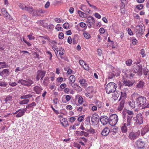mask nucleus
Instances as JSON below:
<instances>
[{
	"label": "nucleus",
	"mask_w": 149,
	"mask_h": 149,
	"mask_svg": "<svg viewBox=\"0 0 149 149\" xmlns=\"http://www.w3.org/2000/svg\"><path fill=\"white\" fill-rule=\"evenodd\" d=\"M48 41L50 42V43H51V45L52 46V47L54 46L55 45V44H57V42H56L55 40H51L50 39H49V40H48Z\"/></svg>",
	"instance_id": "79ce46f5"
},
{
	"label": "nucleus",
	"mask_w": 149,
	"mask_h": 149,
	"mask_svg": "<svg viewBox=\"0 0 149 149\" xmlns=\"http://www.w3.org/2000/svg\"><path fill=\"white\" fill-rule=\"evenodd\" d=\"M95 104L96 106H97L99 109H101L103 108V104L99 101H97Z\"/></svg>",
	"instance_id": "c85d7f7f"
},
{
	"label": "nucleus",
	"mask_w": 149,
	"mask_h": 149,
	"mask_svg": "<svg viewBox=\"0 0 149 149\" xmlns=\"http://www.w3.org/2000/svg\"><path fill=\"white\" fill-rule=\"evenodd\" d=\"M12 97L11 96L8 95L4 99L5 103H6L7 102L11 101L12 100Z\"/></svg>",
	"instance_id": "4c0bfd02"
},
{
	"label": "nucleus",
	"mask_w": 149,
	"mask_h": 149,
	"mask_svg": "<svg viewBox=\"0 0 149 149\" xmlns=\"http://www.w3.org/2000/svg\"><path fill=\"white\" fill-rule=\"evenodd\" d=\"M111 132L113 134V135H115L117 132V130L116 128H113Z\"/></svg>",
	"instance_id": "6e6d98bb"
},
{
	"label": "nucleus",
	"mask_w": 149,
	"mask_h": 149,
	"mask_svg": "<svg viewBox=\"0 0 149 149\" xmlns=\"http://www.w3.org/2000/svg\"><path fill=\"white\" fill-rule=\"evenodd\" d=\"M87 22H90L92 23L93 25H94L95 23V21L94 18L91 17H89L87 19Z\"/></svg>",
	"instance_id": "4be33fe9"
},
{
	"label": "nucleus",
	"mask_w": 149,
	"mask_h": 149,
	"mask_svg": "<svg viewBox=\"0 0 149 149\" xmlns=\"http://www.w3.org/2000/svg\"><path fill=\"white\" fill-rule=\"evenodd\" d=\"M99 116L96 113L93 114L91 117V122L94 125H97L99 121Z\"/></svg>",
	"instance_id": "0eeeda50"
},
{
	"label": "nucleus",
	"mask_w": 149,
	"mask_h": 149,
	"mask_svg": "<svg viewBox=\"0 0 149 149\" xmlns=\"http://www.w3.org/2000/svg\"><path fill=\"white\" fill-rule=\"evenodd\" d=\"M19 7L22 10H25L26 8V6L23 3H20L19 5Z\"/></svg>",
	"instance_id": "473e14b6"
},
{
	"label": "nucleus",
	"mask_w": 149,
	"mask_h": 149,
	"mask_svg": "<svg viewBox=\"0 0 149 149\" xmlns=\"http://www.w3.org/2000/svg\"><path fill=\"white\" fill-rule=\"evenodd\" d=\"M77 111H81L82 110H83V111H85V109L82 108V107L81 106L79 107H77Z\"/></svg>",
	"instance_id": "09e8293b"
},
{
	"label": "nucleus",
	"mask_w": 149,
	"mask_h": 149,
	"mask_svg": "<svg viewBox=\"0 0 149 149\" xmlns=\"http://www.w3.org/2000/svg\"><path fill=\"white\" fill-rule=\"evenodd\" d=\"M43 90L42 87L40 86H36L34 88V91L36 92L37 94L40 93Z\"/></svg>",
	"instance_id": "a211bd4d"
},
{
	"label": "nucleus",
	"mask_w": 149,
	"mask_h": 149,
	"mask_svg": "<svg viewBox=\"0 0 149 149\" xmlns=\"http://www.w3.org/2000/svg\"><path fill=\"white\" fill-rule=\"evenodd\" d=\"M122 131L123 133H125L127 131V129L125 124H124L123 126L121 128Z\"/></svg>",
	"instance_id": "c9c22d12"
},
{
	"label": "nucleus",
	"mask_w": 149,
	"mask_h": 149,
	"mask_svg": "<svg viewBox=\"0 0 149 149\" xmlns=\"http://www.w3.org/2000/svg\"><path fill=\"white\" fill-rule=\"evenodd\" d=\"M132 62V60L129 59L126 61V63L127 66H130L131 65Z\"/></svg>",
	"instance_id": "37998d69"
},
{
	"label": "nucleus",
	"mask_w": 149,
	"mask_h": 149,
	"mask_svg": "<svg viewBox=\"0 0 149 149\" xmlns=\"http://www.w3.org/2000/svg\"><path fill=\"white\" fill-rule=\"evenodd\" d=\"M83 35L84 37L86 39H89L91 37V36L90 34L86 31L84 32Z\"/></svg>",
	"instance_id": "f704fd0d"
},
{
	"label": "nucleus",
	"mask_w": 149,
	"mask_h": 149,
	"mask_svg": "<svg viewBox=\"0 0 149 149\" xmlns=\"http://www.w3.org/2000/svg\"><path fill=\"white\" fill-rule=\"evenodd\" d=\"M58 37L59 39H62L64 38V34L63 33H59Z\"/></svg>",
	"instance_id": "680f3d73"
},
{
	"label": "nucleus",
	"mask_w": 149,
	"mask_h": 149,
	"mask_svg": "<svg viewBox=\"0 0 149 149\" xmlns=\"http://www.w3.org/2000/svg\"><path fill=\"white\" fill-rule=\"evenodd\" d=\"M69 80L70 83H73L75 81V77L74 75H71L69 77Z\"/></svg>",
	"instance_id": "b1692460"
},
{
	"label": "nucleus",
	"mask_w": 149,
	"mask_h": 149,
	"mask_svg": "<svg viewBox=\"0 0 149 149\" xmlns=\"http://www.w3.org/2000/svg\"><path fill=\"white\" fill-rule=\"evenodd\" d=\"M9 74V72L8 69H4L3 71L0 72V75L2 77L4 75L5 76H8Z\"/></svg>",
	"instance_id": "2eb2a0df"
},
{
	"label": "nucleus",
	"mask_w": 149,
	"mask_h": 149,
	"mask_svg": "<svg viewBox=\"0 0 149 149\" xmlns=\"http://www.w3.org/2000/svg\"><path fill=\"white\" fill-rule=\"evenodd\" d=\"M84 115H82L79 117L77 119L80 122H81L84 119Z\"/></svg>",
	"instance_id": "3c124183"
},
{
	"label": "nucleus",
	"mask_w": 149,
	"mask_h": 149,
	"mask_svg": "<svg viewBox=\"0 0 149 149\" xmlns=\"http://www.w3.org/2000/svg\"><path fill=\"white\" fill-rule=\"evenodd\" d=\"M18 83H20L22 85L24 86H29L33 83V81L31 80L28 79L27 80H25L23 79H19L18 81Z\"/></svg>",
	"instance_id": "39448f33"
},
{
	"label": "nucleus",
	"mask_w": 149,
	"mask_h": 149,
	"mask_svg": "<svg viewBox=\"0 0 149 149\" xmlns=\"http://www.w3.org/2000/svg\"><path fill=\"white\" fill-rule=\"evenodd\" d=\"M128 103L129 105L132 108H133L135 107V103L133 100H132L129 101Z\"/></svg>",
	"instance_id": "bb28decb"
},
{
	"label": "nucleus",
	"mask_w": 149,
	"mask_h": 149,
	"mask_svg": "<svg viewBox=\"0 0 149 149\" xmlns=\"http://www.w3.org/2000/svg\"><path fill=\"white\" fill-rule=\"evenodd\" d=\"M80 26L81 27L83 28H85V29H86V24L84 22H81L80 23Z\"/></svg>",
	"instance_id": "13d9d810"
},
{
	"label": "nucleus",
	"mask_w": 149,
	"mask_h": 149,
	"mask_svg": "<svg viewBox=\"0 0 149 149\" xmlns=\"http://www.w3.org/2000/svg\"><path fill=\"white\" fill-rule=\"evenodd\" d=\"M32 34L31 33L30 35L28 36V37L30 40H34L35 39V38L34 36H32Z\"/></svg>",
	"instance_id": "4d7b16f0"
},
{
	"label": "nucleus",
	"mask_w": 149,
	"mask_h": 149,
	"mask_svg": "<svg viewBox=\"0 0 149 149\" xmlns=\"http://www.w3.org/2000/svg\"><path fill=\"white\" fill-rule=\"evenodd\" d=\"M110 132L109 129L107 127L104 128L101 132V134L103 136H106L108 135Z\"/></svg>",
	"instance_id": "dca6fc26"
},
{
	"label": "nucleus",
	"mask_w": 149,
	"mask_h": 149,
	"mask_svg": "<svg viewBox=\"0 0 149 149\" xmlns=\"http://www.w3.org/2000/svg\"><path fill=\"white\" fill-rule=\"evenodd\" d=\"M145 51L143 49H141V50L140 53L142 55V57H143L145 56Z\"/></svg>",
	"instance_id": "338daca9"
},
{
	"label": "nucleus",
	"mask_w": 149,
	"mask_h": 149,
	"mask_svg": "<svg viewBox=\"0 0 149 149\" xmlns=\"http://www.w3.org/2000/svg\"><path fill=\"white\" fill-rule=\"evenodd\" d=\"M60 25V24H58L57 25V26L56 27V29L58 31H62L63 28L61 27H59L57 26L58 25Z\"/></svg>",
	"instance_id": "052dcab7"
},
{
	"label": "nucleus",
	"mask_w": 149,
	"mask_h": 149,
	"mask_svg": "<svg viewBox=\"0 0 149 149\" xmlns=\"http://www.w3.org/2000/svg\"><path fill=\"white\" fill-rule=\"evenodd\" d=\"M17 84V83L15 82H10L9 83V85L12 86H15Z\"/></svg>",
	"instance_id": "69168bd1"
},
{
	"label": "nucleus",
	"mask_w": 149,
	"mask_h": 149,
	"mask_svg": "<svg viewBox=\"0 0 149 149\" xmlns=\"http://www.w3.org/2000/svg\"><path fill=\"white\" fill-rule=\"evenodd\" d=\"M46 72L45 71L42 70H39L37 72V75L36 77V79L37 81H38L40 77L43 78L44 77Z\"/></svg>",
	"instance_id": "9b49d317"
},
{
	"label": "nucleus",
	"mask_w": 149,
	"mask_h": 149,
	"mask_svg": "<svg viewBox=\"0 0 149 149\" xmlns=\"http://www.w3.org/2000/svg\"><path fill=\"white\" fill-rule=\"evenodd\" d=\"M44 13V11L42 9H39L35 10V13L33 15L34 16H41Z\"/></svg>",
	"instance_id": "6ab92c4d"
},
{
	"label": "nucleus",
	"mask_w": 149,
	"mask_h": 149,
	"mask_svg": "<svg viewBox=\"0 0 149 149\" xmlns=\"http://www.w3.org/2000/svg\"><path fill=\"white\" fill-rule=\"evenodd\" d=\"M145 142L141 139L137 140L135 143L136 146L139 149H142L144 148Z\"/></svg>",
	"instance_id": "20e7f679"
},
{
	"label": "nucleus",
	"mask_w": 149,
	"mask_h": 149,
	"mask_svg": "<svg viewBox=\"0 0 149 149\" xmlns=\"http://www.w3.org/2000/svg\"><path fill=\"white\" fill-rule=\"evenodd\" d=\"M52 48L54 50V51L56 53V52L58 53V48L56 46H53L52 47Z\"/></svg>",
	"instance_id": "e2e57ef3"
},
{
	"label": "nucleus",
	"mask_w": 149,
	"mask_h": 149,
	"mask_svg": "<svg viewBox=\"0 0 149 149\" xmlns=\"http://www.w3.org/2000/svg\"><path fill=\"white\" fill-rule=\"evenodd\" d=\"M123 85L128 87L132 86L133 85V83L129 81L124 80L123 81Z\"/></svg>",
	"instance_id": "aec40b11"
},
{
	"label": "nucleus",
	"mask_w": 149,
	"mask_h": 149,
	"mask_svg": "<svg viewBox=\"0 0 149 149\" xmlns=\"http://www.w3.org/2000/svg\"><path fill=\"white\" fill-rule=\"evenodd\" d=\"M117 86L116 84L113 82H110L106 86L105 89L106 93L110 94L111 93L115 92L116 90Z\"/></svg>",
	"instance_id": "f257e3e1"
},
{
	"label": "nucleus",
	"mask_w": 149,
	"mask_h": 149,
	"mask_svg": "<svg viewBox=\"0 0 149 149\" xmlns=\"http://www.w3.org/2000/svg\"><path fill=\"white\" fill-rule=\"evenodd\" d=\"M136 101L138 106L141 107L146 103V99L144 96L139 97L136 99Z\"/></svg>",
	"instance_id": "7ed1b4c3"
},
{
	"label": "nucleus",
	"mask_w": 149,
	"mask_h": 149,
	"mask_svg": "<svg viewBox=\"0 0 149 149\" xmlns=\"http://www.w3.org/2000/svg\"><path fill=\"white\" fill-rule=\"evenodd\" d=\"M1 12L6 17H7L9 15L8 12L6 11L5 8H2L1 10Z\"/></svg>",
	"instance_id": "72a5a7b5"
},
{
	"label": "nucleus",
	"mask_w": 149,
	"mask_h": 149,
	"mask_svg": "<svg viewBox=\"0 0 149 149\" xmlns=\"http://www.w3.org/2000/svg\"><path fill=\"white\" fill-rule=\"evenodd\" d=\"M135 120H136L137 123L139 125L142 124L143 123V118L141 113L138 114L136 116V119L134 118Z\"/></svg>",
	"instance_id": "1a4fd4ad"
},
{
	"label": "nucleus",
	"mask_w": 149,
	"mask_h": 149,
	"mask_svg": "<svg viewBox=\"0 0 149 149\" xmlns=\"http://www.w3.org/2000/svg\"><path fill=\"white\" fill-rule=\"evenodd\" d=\"M83 102V99L81 97H79L78 99V102L80 104H82Z\"/></svg>",
	"instance_id": "864d4df0"
},
{
	"label": "nucleus",
	"mask_w": 149,
	"mask_h": 149,
	"mask_svg": "<svg viewBox=\"0 0 149 149\" xmlns=\"http://www.w3.org/2000/svg\"><path fill=\"white\" fill-rule=\"evenodd\" d=\"M76 134H78L80 136H82L83 135V133H84V132H83V131L80 132L79 131H76Z\"/></svg>",
	"instance_id": "5fc2aeb1"
},
{
	"label": "nucleus",
	"mask_w": 149,
	"mask_h": 149,
	"mask_svg": "<svg viewBox=\"0 0 149 149\" xmlns=\"http://www.w3.org/2000/svg\"><path fill=\"white\" fill-rule=\"evenodd\" d=\"M61 124L62 125L65 127H66L69 125L67 121H65V122H64L63 123H62Z\"/></svg>",
	"instance_id": "603ef678"
},
{
	"label": "nucleus",
	"mask_w": 149,
	"mask_h": 149,
	"mask_svg": "<svg viewBox=\"0 0 149 149\" xmlns=\"http://www.w3.org/2000/svg\"><path fill=\"white\" fill-rule=\"evenodd\" d=\"M18 111H19L18 113L15 116L16 117H20L24 115V113L22 111V109H20L18 110Z\"/></svg>",
	"instance_id": "412c9836"
},
{
	"label": "nucleus",
	"mask_w": 149,
	"mask_h": 149,
	"mask_svg": "<svg viewBox=\"0 0 149 149\" xmlns=\"http://www.w3.org/2000/svg\"><path fill=\"white\" fill-rule=\"evenodd\" d=\"M39 40L42 44H45L46 43V40H49V37L47 36H40L38 37Z\"/></svg>",
	"instance_id": "f8f14e48"
},
{
	"label": "nucleus",
	"mask_w": 149,
	"mask_h": 149,
	"mask_svg": "<svg viewBox=\"0 0 149 149\" xmlns=\"http://www.w3.org/2000/svg\"><path fill=\"white\" fill-rule=\"evenodd\" d=\"M112 95V97L115 100H117L119 96V94L118 93V92L116 91Z\"/></svg>",
	"instance_id": "a878e982"
},
{
	"label": "nucleus",
	"mask_w": 149,
	"mask_h": 149,
	"mask_svg": "<svg viewBox=\"0 0 149 149\" xmlns=\"http://www.w3.org/2000/svg\"><path fill=\"white\" fill-rule=\"evenodd\" d=\"M125 101L124 100H122L119 105L117 110L119 111H121L124 107Z\"/></svg>",
	"instance_id": "f3484780"
},
{
	"label": "nucleus",
	"mask_w": 149,
	"mask_h": 149,
	"mask_svg": "<svg viewBox=\"0 0 149 149\" xmlns=\"http://www.w3.org/2000/svg\"><path fill=\"white\" fill-rule=\"evenodd\" d=\"M63 28L66 29H70V25L68 23L65 22L63 25Z\"/></svg>",
	"instance_id": "ea45409f"
},
{
	"label": "nucleus",
	"mask_w": 149,
	"mask_h": 149,
	"mask_svg": "<svg viewBox=\"0 0 149 149\" xmlns=\"http://www.w3.org/2000/svg\"><path fill=\"white\" fill-rule=\"evenodd\" d=\"M87 131H88V133H90L91 134H94L95 132L94 130L91 128V127L90 129H87Z\"/></svg>",
	"instance_id": "49530a36"
},
{
	"label": "nucleus",
	"mask_w": 149,
	"mask_h": 149,
	"mask_svg": "<svg viewBox=\"0 0 149 149\" xmlns=\"http://www.w3.org/2000/svg\"><path fill=\"white\" fill-rule=\"evenodd\" d=\"M132 72L131 70L130 69L127 70H126L125 72V74L126 77H128L130 74V73Z\"/></svg>",
	"instance_id": "a18cd8bd"
},
{
	"label": "nucleus",
	"mask_w": 149,
	"mask_h": 149,
	"mask_svg": "<svg viewBox=\"0 0 149 149\" xmlns=\"http://www.w3.org/2000/svg\"><path fill=\"white\" fill-rule=\"evenodd\" d=\"M143 4H140L136 6V8L139 10H141L143 8Z\"/></svg>",
	"instance_id": "8fccbe9b"
},
{
	"label": "nucleus",
	"mask_w": 149,
	"mask_h": 149,
	"mask_svg": "<svg viewBox=\"0 0 149 149\" xmlns=\"http://www.w3.org/2000/svg\"><path fill=\"white\" fill-rule=\"evenodd\" d=\"M95 16L98 19H100L101 18V15L97 13H95Z\"/></svg>",
	"instance_id": "774afa93"
},
{
	"label": "nucleus",
	"mask_w": 149,
	"mask_h": 149,
	"mask_svg": "<svg viewBox=\"0 0 149 149\" xmlns=\"http://www.w3.org/2000/svg\"><path fill=\"white\" fill-rule=\"evenodd\" d=\"M140 132H131L129 134L128 137L131 140L136 139L140 135Z\"/></svg>",
	"instance_id": "6e6552de"
},
{
	"label": "nucleus",
	"mask_w": 149,
	"mask_h": 149,
	"mask_svg": "<svg viewBox=\"0 0 149 149\" xmlns=\"http://www.w3.org/2000/svg\"><path fill=\"white\" fill-rule=\"evenodd\" d=\"M132 118H130L128 117L127 118V126H130L131 124V120Z\"/></svg>",
	"instance_id": "a19ab883"
},
{
	"label": "nucleus",
	"mask_w": 149,
	"mask_h": 149,
	"mask_svg": "<svg viewBox=\"0 0 149 149\" xmlns=\"http://www.w3.org/2000/svg\"><path fill=\"white\" fill-rule=\"evenodd\" d=\"M49 81V78L47 76V75H46L43 81L44 84L45 85H47Z\"/></svg>",
	"instance_id": "7c9ffc66"
},
{
	"label": "nucleus",
	"mask_w": 149,
	"mask_h": 149,
	"mask_svg": "<svg viewBox=\"0 0 149 149\" xmlns=\"http://www.w3.org/2000/svg\"><path fill=\"white\" fill-rule=\"evenodd\" d=\"M134 67L133 71L134 73H136L138 72L140 73L142 72V69L141 65H138L136 64L134 65Z\"/></svg>",
	"instance_id": "9d476101"
},
{
	"label": "nucleus",
	"mask_w": 149,
	"mask_h": 149,
	"mask_svg": "<svg viewBox=\"0 0 149 149\" xmlns=\"http://www.w3.org/2000/svg\"><path fill=\"white\" fill-rule=\"evenodd\" d=\"M66 84L65 83H63L60 85V88L63 89L65 87H66Z\"/></svg>",
	"instance_id": "bf43d9fd"
},
{
	"label": "nucleus",
	"mask_w": 149,
	"mask_h": 149,
	"mask_svg": "<svg viewBox=\"0 0 149 149\" xmlns=\"http://www.w3.org/2000/svg\"><path fill=\"white\" fill-rule=\"evenodd\" d=\"M144 83L143 81H141L139 82L136 85V87L138 88H142L144 85Z\"/></svg>",
	"instance_id": "5701e85b"
},
{
	"label": "nucleus",
	"mask_w": 149,
	"mask_h": 149,
	"mask_svg": "<svg viewBox=\"0 0 149 149\" xmlns=\"http://www.w3.org/2000/svg\"><path fill=\"white\" fill-rule=\"evenodd\" d=\"M29 102L28 99H25L19 102V104H27Z\"/></svg>",
	"instance_id": "e433bc0d"
},
{
	"label": "nucleus",
	"mask_w": 149,
	"mask_h": 149,
	"mask_svg": "<svg viewBox=\"0 0 149 149\" xmlns=\"http://www.w3.org/2000/svg\"><path fill=\"white\" fill-rule=\"evenodd\" d=\"M25 10L29 12L30 13H33V15L35 13V10H34L33 8L30 7H26V8Z\"/></svg>",
	"instance_id": "393cba45"
},
{
	"label": "nucleus",
	"mask_w": 149,
	"mask_h": 149,
	"mask_svg": "<svg viewBox=\"0 0 149 149\" xmlns=\"http://www.w3.org/2000/svg\"><path fill=\"white\" fill-rule=\"evenodd\" d=\"M144 31V28L142 25L137 26L136 27L135 33L138 36H140L142 35Z\"/></svg>",
	"instance_id": "423d86ee"
},
{
	"label": "nucleus",
	"mask_w": 149,
	"mask_h": 149,
	"mask_svg": "<svg viewBox=\"0 0 149 149\" xmlns=\"http://www.w3.org/2000/svg\"><path fill=\"white\" fill-rule=\"evenodd\" d=\"M143 73L145 75H147L149 72V70L146 68H144L143 69Z\"/></svg>",
	"instance_id": "c03bdc74"
},
{
	"label": "nucleus",
	"mask_w": 149,
	"mask_h": 149,
	"mask_svg": "<svg viewBox=\"0 0 149 149\" xmlns=\"http://www.w3.org/2000/svg\"><path fill=\"white\" fill-rule=\"evenodd\" d=\"M0 65H2V68H8L9 66L8 65L6 64L5 62H0Z\"/></svg>",
	"instance_id": "58836bf2"
},
{
	"label": "nucleus",
	"mask_w": 149,
	"mask_h": 149,
	"mask_svg": "<svg viewBox=\"0 0 149 149\" xmlns=\"http://www.w3.org/2000/svg\"><path fill=\"white\" fill-rule=\"evenodd\" d=\"M97 54L99 56H101L102 54V50L101 49H97Z\"/></svg>",
	"instance_id": "0e129e2a"
},
{
	"label": "nucleus",
	"mask_w": 149,
	"mask_h": 149,
	"mask_svg": "<svg viewBox=\"0 0 149 149\" xmlns=\"http://www.w3.org/2000/svg\"><path fill=\"white\" fill-rule=\"evenodd\" d=\"M7 86V84L4 81L0 82V86L6 87Z\"/></svg>",
	"instance_id": "de8ad7c7"
},
{
	"label": "nucleus",
	"mask_w": 149,
	"mask_h": 149,
	"mask_svg": "<svg viewBox=\"0 0 149 149\" xmlns=\"http://www.w3.org/2000/svg\"><path fill=\"white\" fill-rule=\"evenodd\" d=\"M77 12L79 16L82 17L84 18L87 16V15L86 13L82 12L79 10H78Z\"/></svg>",
	"instance_id": "cd10ccee"
},
{
	"label": "nucleus",
	"mask_w": 149,
	"mask_h": 149,
	"mask_svg": "<svg viewBox=\"0 0 149 149\" xmlns=\"http://www.w3.org/2000/svg\"><path fill=\"white\" fill-rule=\"evenodd\" d=\"M100 120L102 124L104 125L107 124L108 122L109 123V121L108 118L106 116H101Z\"/></svg>",
	"instance_id": "ddd939ff"
},
{
	"label": "nucleus",
	"mask_w": 149,
	"mask_h": 149,
	"mask_svg": "<svg viewBox=\"0 0 149 149\" xmlns=\"http://www.w3.org/2000/svg\"><path fill=\"white\" fill-rule=\"evenodd\" d=\"M78 80L81 85L85 88L87 86L88 84L85 79L83 78H79Z\"/></svg>",
	"instance_id": "4468645a"
},
{
	"label": "nucleus",
	"mask_w": 149,
	"mask_h": 149,
	"mask_svg": "<svg viewBox=\"0 0 149 149\" xmlns=\"http://www.w3.org/2000/svg\"><path fill=\"white\" fill-rule=\"evenodd\" d=\"M126 94L125 92L124 91L121 92L120 98L119 100V101L121 99H122V100H124V98L126 97Z\"/></svg>",
	"instance_id": "c756f323"
},
{
	"label": "nucleus",
	"mask_w": 149,
	"mask_h": 149,
	"mask_svg": "<svg viewBox=\"0 0 149 149\" xmlns=\"http://www.w3.org/2000/svg\"><path fill=\"white\" fill-rule=\"evenodd\" d=\"M32 97V95H31L29 94L25 95H23L22 96L20 97V98L21 99H26L29 98L31 97Z\"/></svg>",
	"instance_id": "2f4dec72"
},
{
	"label": "nucleus",
	"mask_w": 149,
	"mask_h": 149,
	"mask_svg": "<svg viewBox=\"0 0 149 149\" xmlns=\"http://www.w3.org/2000/svg\"><path fill=\"white\" fill-rule=\"evenodd\" d=\"M118 117L116 114L111 115L109 118V124L112 126L115 125L118 122Z\"/></svg>",
	"instance_id": "f03ea898"
}]
</instances>
